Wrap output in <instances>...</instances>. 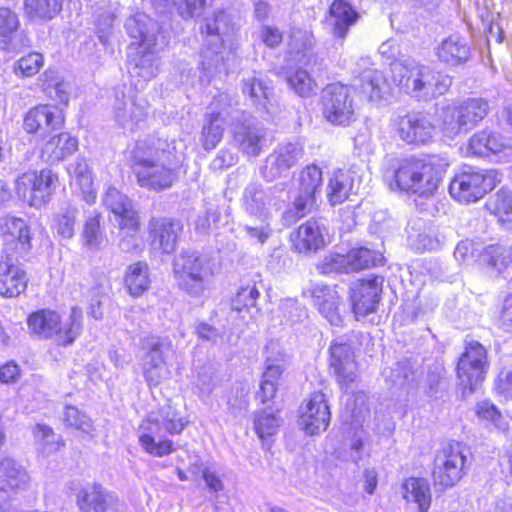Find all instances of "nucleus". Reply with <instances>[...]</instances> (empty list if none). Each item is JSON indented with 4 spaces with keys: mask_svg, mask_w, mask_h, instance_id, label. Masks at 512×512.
I'll use <instances>...</instances> for the list:
<instances>
[{
    "mask_svg": "<svg viewBox=\"0 0 512 512\" xmlns=\"http://www.w3.org/2000/svg\"><path fill=\"white\" fill-rule=\"evenodd\" d=\"M243 201L247 213L260 220H270V213L267 207L270 197L259 185H249L244 191Z\"/></svg>",
    "mask_w": 512,
    "mask_h": 512,
    "instance_id": "obj_46",
    "label": "nucleus"
},
{
    "mask_svg": "<svg viewBox=\"0 0 512 512\" xmlns=\"http://www.w3.org/2000/svg\"><path fill=\"white\" fill-rule=\"evenodd\" d=\"M27 277L24 270L13 264L5 251L0 252V294L5 297H17L25 291Z\"/></svg>",
    "mask_w": 512,
    "mask_h": 512,
    "instance_id": "obj_33",
    "label": "nucleus"
},
{
    "mask_svg": "<svg viewBox=\"0 0 512 512\" xmlns=\"http://www.w3.org/2000/svg\"><path fill=\"white\" fill-rule=\"evenodd\" d=\"M357 14L345 0H335L330 7L328 24L333 27V34L343 39L349 27L356 21Z\"/></svg>",
    "mask_w": 512,
    "mask_h": 512,
    "instance_id": "obj_41",
    "label": "nucleus"
},
{
    "mask_svg": "<svg viewBox=\"0 0 512 512\" xmlns=\"http://www.w3.org/2000/svg\"><path fill=\"white\" fill-rule=\"evenodd\" d=\"M30 477L24 467L11 458L0 462V490L6 493L25 489Z\"/></svg>",
    "mask_w": 512,
    "mask_h": 512,
    "instance_id": "obj_38",
    "label": "nucleus"
},
{
    "mask_svg": "<svg viewBox=\"0 0 512 512\" xmlns=\"http://www.w3.org/2000/svg\"><path fill=\"white\" fill-rule=\"evenodd\" d=\"M172 347V341L168 337L149 335L141 339V349L144 352L143 373L150 386H156L169 377L166 358Z\"/></svg>",
    "mask_w": 512,
    "mask_h": 512,
    "instance_id": "obj_14",
    "label": "nucleus"
},
{
    "mask_svg": "<svg viewBox=\"0 0 512 512\" xmlns=\"http://www.w3.org/2000/svg\"><path fill=\"white\" fill-rule=\"evenodd\" d=\"M64 421L69 427L75 428L83 433L90 434L93 431L91 419L74 406H67L65 408Z\"/></svg>",
    "mask_w": 512,
    "mask_h": 512,
    "instance_id": "obj_60",
    "label": "nucleus"
},
{
    "mask_svg": "<svg viewBox=\"0 0 512 512\" xmlns=\"http://www.w3.org/2000/svg\"><path fill=\"white\" fill-rule=\"evenodd\" d=\"M67 172L70 176L71 189L78 193L86 203L93 204L96 200V192L87 160L80 157L76 158L67 167Z\"/></svg>",
    "mask_w": 512,
    "mask_h": 512,
    "instance_id": "obj_34",
    "label": "nucleus"
},
{
    "mask_svg": "<svg viewBox=\"0 0 512 512\" xmlns=\"http://www.w3.org/2000/svg\"><path fill=\"white\" fill-rule=\"evenodd\" d=\"M65 117L59 108L39 105L30 109L24 117L23 128L29 134L46 136L64 126Z\"/></svg>",
    "mask_w": 512,
    "mask_h": 512,
    "instance_id": "obj_23",
    "label": "nucleus"
},
{
    "mask_svg": "<svg viewBox=\"0 0 512 512\" xmlns=\"http://www.w3.org/2000/svg\"><path fill=\"white\" fill-rule=\"evenodd\" d=\"M291 241L295 250L299 253L316 251L325 244L320 225L314 220H308L300 225L291 235Z\"/></svg>",
    "mask_w": 512,
    "mask_h": 512,
    "instance_id": "obj_37",
    "label": "nucleus"
},
{
    "mask_svg": "<svg viewBox=\"0 0 512 512\" xmlns=\"http://www.w3.org/2000/svg\"><path fill=\"white\" fill-rule=\"evenodd\" d=\"M57 182V175L50 169L27 171L16 179L15 190L25 203L40 208L49 201Z\"/></svg>",
    "mask_w": 512,
    "mask_h": 512,
    "instance_id": "obj_13",
    "label": "nucleus"
},
{
    "mask_svg": "<svg viewBox=\"0 0 512 512\" xmlns=\"http://www.w3.org/2000/svg\"><path fill=\"white\" fill-rule=\"evenodd\" d=\"M232 133L235 144L248 156H258L266 145V130L244 115L233 124Z\"/></svg>",
    "mask_w": 512,
    "mask_h": 512,
    "instance_id": "obj_28",
    "label": "nucleus"
},
{
    "mask_svg": "<svg viewBox=\"0 0 512 512\" xmlns=\"http://www.w3.org/2000/svg\"><path fill=\"white\" fill-rule=\"evenodd\" d=\"M164 46L132 48L128 55L129 73L137 88H143L148 81L156 77L159 70L158 53Z\"/></svg>",
    "mask_w": 512,
    "mask_h": 512,
    "instance_id": "obj_22",
    "label": "nucleus"
},
{
    "mask_svg": "<svg viewBox=\"0 0 512 512\" xmlns=\"http://www.w3.org/2000/svg\"><path fill=\"white\" fill-rule=\"evenodd\" d=\"M330 354L331 368L337 381L347 390L357 377L352 347L347 343L334 342L330 347Z\"/></svg>",
    "mask_w": 512,
    "mask_h": 512,
    "instance_id": "obj_32",
    "label": "nucleus"
},
{
    "mask_svg": "<svg viewBox=\"0 0 512 512\" xmlns=\"http://www.w3.org/2000/svg\"><path fill=\"white\" fill-rule=\"evenodd\" d=\"M188 421L179 415L177 410L167 403L156 412H151L142 421L137 430L138 441L142 449L153 457L168 456L175 451L174 443L170 439H159L162 430L169 434H179Z\"/></svg>",
    "mask_w": 512,
    "mask_h": 512,
    "instance_id": "obj_6",
    "label": "nucleus"
},
{
    "mask_svg": "<svg viewBox=\"0 0 512 512\" xmlns=\"http://www.w3.org/2000/svg\"><path fill=\"white\" fill-rule=\"evenodd\" d=\"M184 160L181 141L141 140L132 151V170L139 186L160 192L178 180Z\"/></svg>",
    "mask_w": 512,
    "mask_h": 512,
    "instance_id": "obj_1",
    "label": "nucleus"
},
{
    "mask_svg": "<svg viewBox=\"0 0 512 512\" xmlns=\"http://www.w3.org/2000/svg\"><path fill=\"white\" fill-rule=\"evenodd\" d=\"M479 255V243L470 239L460 241L454 250V258L460 265H470L474 263L476 257H479Z\"/></svg>",
    "mask_w": 512,
    "mask_h": 512,
    "instance_id": "obj_62",
    "label": "nucleus"
},
{
    "mask_svg": "<svg viewBox=\"0 0 512 512\" xmlns=\"http://www.w3.org/2000/svg\"><path fill=\"white\" fill-rule=\"evenodd\" d=\"M117 13L118 8L112 3L98 4L94 10L95 32L100 43L104 46L108 45L113 33Z\"/></svg>",
    "mask_w": 512,
    "mask_h": 512,
    "instance_id": "obj_44",
    "label": "nucleus"
},
{
    "mask_svg": "<svg viewBox=\"0 0 512 512\" xmlns=\"http://www.w3.org/2000/svg\"><path fill=\"white\" fill-rule=\"evenodd\" d=\"M205 34L204 46L201 51V68L209 79L215 74L227 73L237 62V47L232 35L234 26L224 11L204 19L201 27Z\"/></svg>",
    "mask_w": 512,
    "mask_h": 512,
    "instance_id": "obj_4",
    "label": "nucleus"
},
{
    "mask_svg": "<svg viewBox=\"0 0 512 512\" xmlns=\"http://www.w3.org/2000/svg\"><path fill=\"white\" fill-rule=\"evenodd\" d=\"M77 504L82 512H121L123 509L117 495L99 484L80 490L77 495Z\"/></svg>",
    "mask_w": 512,
    "mask_h": 512,
    "instance_id": "obj_27",
    "label": "nucleus"
},
{
    "mask_svg": "<svg viewBox=\"0 0 512 512\" xmlns=\"http://www.w3.org/2000/svg\"><path fill=\"white\" fill-rule=\"evenodd\" d=\"M330 422V410L322 392H315L301 406L299 425L309 435L325 431Z\"/></svg>",
    "mask_w": 512,
    "mask_h": 512,
    "instance_id": "obj_26",
    "label": "nucleus"
},
{
    "mask_svg": "<svg viewBox=\"0 0 512 512\" xmlns=\"http://www.w3.org/2000/svg\"><path fill=\"white\" fill-rule=\"evenodd\" d=\"M488 366L485 347L477 341L469 342L457 365L460 384L472 392L484 380Z\"/></svg>",
    "mask_w": 512,
    "mask_h": 512,
    "instance_id": "obj_18",
    "label": "nucleus"
},
{
    "mask_svg": "<svg viewBox=\"0 0 512 512\" xmlns=\"http://www.w3.org/2000/svg\"><path fill=\"white\" fill-rule=\"evenodd\" d=\"M383 376L393 385L404 386L409 383L413 371L408 363H396L394 367L384 369ZM412 380L413 377H411Z\"/></svg>",
    "mask_w": 512,
    "mask_h": 512,
    "instance_id": "obj_64",
    "label": "nucleus"
},
{
    "mask_svg": "<svg viewBox=\"0 0 512 512\" xmlns=\"http://www.w3.org/2000/svg\"><path fill=\"white\" fill-rule=\"evenodd\" d=\"M182 231L179 221L165 217L151 218L148 223V239L151 248L163 254L172 253Z\"/></svg>",
    "mask_w": 512,
    "mask_h": 512,
    "instance_id": "obj_24",
    "label": "nucleus"
},
{
    "mask_svg": "<svg viewBox=\"0 0 512 512\" xmlns=\"http://www.w3.org/2000/svg\"><path fill=\"white\" fill-rule=\"evenodd\" d=\"M349 269L351 272L367 269L378 265L383 261V255L379 251L365 247L354 248L348 253Z\"/></svg>",
    "mask_w": 512,
    "mask_h": 512,
    "instance_id": "obj_53",
    "label": "nucleus"
},
{
    "mask_svg": "<svg viewBox=\"0 0 512 512\" xmlns=\"http://www.w3.org/2000/svg\"><path fill=\"white\" fill-rule=\"evenodd\" d=\"M501 176V173L496 169L464 168L451 179L449 194L459 203H475L495 188L501 181Z\"/></svg>",
    "mask_w": 512,
    "mask_h": 512,
    "instance_id": "obj_10",
    "label": "nucleus"
},
{
    "mask_svg": "<svg viewBox=\"0 0 512 512\" xmlns=\"http://www.w3.org/2000/svg\"><path fill=\"white\" fill-rule=\"evenodd\" d=\"M178 287L191 296H202L213 276L210 260L196 251H183L173 262Z\"/></svg>",
    "mask_w": 512,
    "mask_h": 512,
    "instance_id": "obj_9",
    "label": "nucleus"
},
{
    "mask_svg": "<svg viewBox=\"0 0 512 512\" xmlns=\"http://www.w3.org/2000/svg\"><path fill=\"white\" fill-rule=\"evenodd\" d=\"M280 425L281 419L270 408L259 411L255 416V431L262 440L276 434Z\"/></svg>",
    "mask_w": 512,
    "mask_h": 512,
    "instance_id": "obj_55",
    "label": "nucleus"
},
{
    "mask_svg": "<svg viewBox=\"0 0 512 512\" xmlns=\"http://www.w3.org/2000/svg\"><path fill=\"white\" fill-rule=\"evenodd\" d=\"M44 66V57L41 53L30 52L23 55L14 63V73L21 77H32Z\"/></svg>",
    "mask_w": 512,
    "mask_h": 512,
    "instance_id": "obj_58",
    "label": "nucleus"
},
{
    "mask_svg": "<svg viewBox=\"0 0 512 512\" xmlns=\"http://www.w3.org/2000/svg\"><path fill=\"white\" fill-rule=\"evenodd\" d=\"M448 165L438 155L390 158L386 162L383 179L392 191L428 200L436 195Z\"/></svg>",
    "mask_w": 512,
    "mask_h": 512,
    "instance_id": "obj_2",
    "label": "nucleus"
},
{
    "mask_svg": "<svg viewBox=\"0 0 512 512\" xmlns=\"http://www.w3.org/2000/svg\"><path fill=\"white\" fill-rule=\"evenodd\" d=\"M288 67L285 79L289 86L302 97L314 93L315 83L306 70L293 69V65H307L311 58L312 39L302 30L292 31L289 37Z\"/></svg>",
    "mask_w": 512,
    "mask_h": 512,
    "instance_id": "obj_11",
    "label": "nucleus"
},
{
    "mask_svg": "<svg viewBox=\"0 0 512 512\" xmlns=\"http://www.w3.org/2000/svg\"><path fill=\"white\" fill-rule=\"evenodd\" d=\"M486 208L502 224L512 225V191L502 188L486 202Z\"/></svg>",
    "mask_w": 512,
    "mask_h": 512,
    "instance_id": "obj_50",
    "label": "nucleus"
},
{
    "mask_svg": "<svg viewBox=\"0 0 512 512\" xmlns=\"http://www.w3.org/2000/svg\"><path fill=\"white\" fill-rule=\"evenodd\" d=\"M125 28L129 37L133 40L132 48H144L165 46L164 36L160 28L145 13H136L125 22Z\"/></svg>",
    "mask_w": 512,
    "mask_h": 512,
    "instance_id": "obj_21",
    "label": "nucleus"
},
{
    "mask_svg": "<svg viewBox=\"0 0 512 512\" xmlns=\"http://www.w3.org/2000/svg\"><path fill=\"white\" fill-rule=\"evenodd\" d=\"M103 205L109 209L123 232L120 239V247L123 251L130 252L139 245L136 234L140 228V218L134 209L132 201L119 189L109 185L102 196Z\"/></svg>",
    "mask_w": 512,
    "mask_h": 512,
    "instance_id": "obj_12",
    "label": "nucleus"
},
{
    "mask_svg": "<svg viewBox=\"0 0 512 512\" xmlns=\"http://www.w3.org/2000/svg\"><path fill=\"white\" fill-rule=\"evenodd\" d=\"M512 150V141L506 135L489 129L474 133L467 144V151L479 157H489Z\"/></svg>",
    "mask_w": 512,
    "mask_h": 512,
    "instance_id": "obj_30",
    "label": "nucleus"
},
{
    "mask_svg": "<svg viewBox=\"0 0 512 512\" xmlns=\"http://www.w3.org/2000/svg\"><path fill=\"white\" fill-rule=\"evenodd\" d=\"M436 55L442 63L457 66L469 60L471 49L464 37L451 35L438 45Z\"/></svg>",
    "mask_w": 512,
    "mask_h": 512,
    "instance_id": "obj_36",
    "label": "nucleus"
},
{
    "mask_svg": "<svg viewBox=\"0 0 512 512\" xmlns=\"http://www.w3.org/2000/svg\"><path fill=\"white\" fill-rule=\"evenodd\" d=\"M393 83L418 100L430 101L445 94L451 84L449 75L435 71L415 60L396 61L391 64Z\"/></svg>",
    "mask_w": 512,
    "mask_h": 512,
    "instance_id": "obj_5",
    "label": "nucleus"
},
{
    "mask_svg": "<svg viewBox=\"0 0 512 512\" xmlns=\"http://www.w3.org/2000/svg\"><path fill=\"white\" fill-rule=\"evenodd\" d=\"M100 222L101 214L98 212L86 219L81 234L83 246L93 250L100 248L105 238Z\"/></svg>",
    "mask_w": 512,
    "mask_h": 512,
    "instance_id": "obj_54",
    "label": "nucleus"
},
{
    "mask_svg": "<svg viewBox=\"0 0 512 512\" xmlns=\"http://www.w3.org/2000/svg\"><path fill=\"white\" fill-rule=\"evenodd\" d=\"M465 451L463 444L450 442L438 452L433 470L436 485L452 487L462 478L466 462Z\"/></svg>",
    "mask_w": 512,
    "mask_h": 512,
    "instance_id": "obj_16",
    "label": "nucleus"
},
{
    "mask_svg": "<svg viewBox=\"0 0 512 512\" xmlns=\"http://www.w3.org/2000/svg\"><path fill=\"white\" fill-rule=\"evenodd\" d=\"M19 27V17L14 11L9 8H0V47L2 49H7Z\"/></svg>",
    "mask_w": 512,
    "mask_h": 512,
    "instance_id": "obj_56",
    "label": "nucleus"
},
{
    "mask_svg": "<svg viewBox=\"0 0 512 512\" xmlns=\"http://www.w3.org/2000/svg\"><path fill=\"white\" fill-rule=\"evenodd\" d=\"M63 0H25V13L31 20H50L62 9Z\"/></svg>",
    "mask_w": 512,
    "mask_h": 512,
    "instance_id": "obj_51",
    "label": "nucleus"
},
{
    "mask_svg": "<svg viewBox=\"0 0 512 512\" xmlns=\"http://www.w3.org/2000/svg\"><path fill=\"white\" fill-rule=\"evenodd\" d=\"M357 90L362 98L378 101L389 94L390 85L383 72L377 69L365 70L353 86L340 83L327 86L322 95L323 115L334 125L346 126L356 119L358 103Z\"/></svg>",
    "mask_w": 512,
    "mask_h": 512,
    "instance_id": "obj_3",
    "label": "nucleus"
},
{
    "mask_svg": "<svg viewBox=\"0 0 512 512\" xmlns=\"http://www.w3.org/2000/svg\"><path fill=\"white\" fill-rule=\"evenodd\" d=\"M322 185V171L316 165L306 166L300 173L299 194L295 198L292 207L282 215L283 224L290 226L304 217L312 208L315 195Z\"/></svg>",
    "mask_w": 512,
    "mask_h": 512,
    "instance_id": "obj_15",
    "label": "nucleus"
},
{
    "mask_svg": "<svg viewBox=\"0 0 512 512\" xmlns=\"http://www.w3.org/2000/svg\"><path fill=\"white\" fill-rule=\"evenodd\" d=\"M43 92L58 104L68 105L70 97L69 83L60 73L53 69H47L40 77Z\"/></svg>",
    "mask_w": 512,
    "mask_h": 512,
    "instance_id": "obj_43",
    "label": "nucleus"
},
{
    "mask_svg": "<svg viewBox=\"0 0 512 512\" xmlns=\"http://www.w3.org/2000/svg\"><path fill=\"white\" fill-rule=\"evenodd\" d=\"M489 111V103L483 98H468L447 105L440 114V129L446 138L455 139L477 126Z\"/></svg>",
    "mask_w": 512,
    "mask_h": 512,
    "instance_id": "obj_8",
    "label": "nucleus"
},
{
    "mask_svg": "<svg viewBox=\"0 0 512 512\" xmlns=\"http://www.w3.org/2000/svg\"><path fill=\"white\" fill-rule=\"evenodd\" d=\"M259 295L260 293L255 285H248L241 288L232 299V309L237 312H242L255 307Z\"/></svg>",
    "mask_w": 512,
    "mask_h": 512,
    "instance_id": "obj_61",
    "label": "nucleus"
},
{
    "mask_svg": "<svg viewBox=\"0 0 512 512\" xmlns=\"http://www.w3.org/2000/svg\"><path fill=\"white\" fill-rule=\"evenodd\" d=\"M0 235L7 244H14L19 256L27 255L31 248V231L22 218L6 215L0 218Z\"/></svg>",
    "mask_w": 512,
    "mask_h": 512,
    "instance_id": "obj_31",
    "label": "nucleus"
},
{
    "mask_svg": "<svg viewBox=\"0 0 512 512\" xmlns=\"http://www.w3.org/2000/svg\"><path fill=\"white\" fill-rule=\"evenodd\" d=\"M284 362L283 355H278L274 358L267 356L260 390L257 392V398L262 403L270 401L275 396L278 381L284 370Z\"/></svg>",
    "mask_w": 512,
    "mask_h": 512,
    "instance_id": "obj_39",
    "label": "nucleus"
},
{
    "mask_svg": "<svg viewBox=\"0 0 512 512\" xmlns=\"http://www.w3.org/2000/svg\"><path fill=\"white\" fill-rule=\"evenodd\" d=\"M115 116L119 124L129 130H134L147 116L145 102H127L116 96L114 104Z\"/></svg>",
    "mask_w": 512,
    "mask_h": 512,
    "instance_id": "obj_42",
    "label": "nucleus"
},
{
    "mask_svg": "<svg viewBox=\"0 0 512 512\" xmlns=\"http://www.w3.org/2000/svg\"><path fill=\"white\" fill-rule=\"evenodd\" d=\"M356 174L351 170L339 169L333 172L327 186V197L331 205L347 200L354 191Z\"/></svg>",
    "mask_w": 512,
    "mask_h": 512,
    "instance_id": "obj_40",
    "label": "nucleus"
},
{
    "mask_svg": "<svg viewBox=\"0 0 512 512\" xmlns=\"http://www.w3.org/2000/svg\"><path fill=\"white\" fill-rule=\"evenodd\" d=\"M242 91L254 105L265 107L272 93V87L265 76L253 73L243 79Z\"/></svg>",
    "mask_w": 512,
    "mask_h": 512,
    "instance_id": "obj_49",
    "label": "nucleus"
},
{
    "mask_svg": "<svg viewBox=\"0 0 512 512\" xmlns=\"http://www.w3.org/2000/svg\"><path fill=\"white\" fill-rule=\"evenodd\" d=\"M230 106L231 100L227 93H219L211 102L209 111L205 115L201 135V141L206 150L214 149L221 141L227 108Z\"/></svg>",
    "mask_w": 512,
    "mask_h": 512,
    "instance_id": "obj_20",
    "label": "nucleus"
},
{
    "mask_svg": "<svg viewBox=\"0 0 512 512\" xmlns=\"http://www.w3.org/2000/svg\"><path fill=\"white\" fill-rule=\"evenodd\" d=\"M476 414L480 419L491 423L500 431L504 432L508 429L509 425L507 420L496 406L489 401L484 400L479 402L476 406Z\"/></svg>",
    "mask_w": 512,
    "mask_h": 512,
    "instance_id": "obj_59",
    "label": "nucleus"
},
{
    "mask_svg": "<svg viewBox=\"0 0 512 512\" xmlns=\"http://www.w3.org/2000/svg\"><path fill=\"white\" fill-rule=\"evenodd\" d=\"M397 134L407 144L424 145L434 136L435 127L422 113H408L397 119Z\"/></svg>",
    "mask_w": 512,
    "mask_h": 512,
    "instance_id": "obj_25",
    "label": "nucleus"
},
{
    "mask_svg": "<svg viewBox=\"0 0 512 512\" xmlns=\"http://www.w3.org/2000/svg\"><path fill=\"white\" fill-rule=\"evenodd\" d=\"M304 155L303 143L290 140L279 144L266 158L262 174L268 180H273L288 172Z\"/></svg>",
    "mask_w": 512,
    "mask_h": 512,
    "instance_id": "obj_19",
    "label": "nucleus"
},
{
    "mask_svg": "<svg viewBox=\"0 0 512 512\" xmlns=\"http://www.w3.org/2000/svg\"><path fill=\"white\" fill-rule=\"evenodd\" d=\"M33 435L38 449L43 455L55 453L64 446L63 439L45 424H37L33 428Z\"/></svg>",
    "mask_w": 512,
    "mask_h": 512,
    "instance_id": "obj_52",
    "label": "nucleus"
},
{
    "mask_svg": "<svg viewBox=\"0 0 512 512\" xmlns=\"http://www.w3.org/2000/svg\"><path fill=\"white\" fill-rule=\"evenodd\" d=\"M124 282L130 295L134 297L142 295L149 289L151 284L148 264L140 261L128 266Z\"/></svg>",
    "mask_w": 512,
    "mask_h": 512,
    "instance_id": "obj_48",
    "label": "nucleus"
},
{
    "mask_svg": "<svg viewBox=\"0 0 512 512\" xmlns=\"http://www.w3.org/2000/svg\"><path fill=\"white\" fill-rule=\"evenodd\" d=\"M82 311L72 307L68 316L62 318L52 310H40L28 318L31 333L43 339H53L57 344H72L82 331Z\"/></svg>",
    "mask_w": 512,
    "mask_h": 512,
    "instance_id": "obj_7",
    "label": "nucleus"
},
{
    "mask_svg": "<svg viewBox=\"0 0 512 512\" xmlns=\"http://www.w3.org/2000/svg\"><path fill=\"white\" fill-rule=\"evenodd\" d=\"M303 295L311 299L313 306L331 326L343 324L346 307L335 286L311 282L303 290Z\"/></svg>",
    "mask_w": 512,
    "mask_h": 512,
    "instance_id": "obj_17",
    "label": "nucleus"
},
{
    "mask_svg": "<svg viewBox=\"0 0 512 512\" xmlns=\"http://www.w3.org/2000/svg\"><path fill=\"white\" fill-rule=\"evenodd\" d=\"M382 278L363 279L351 288V301L356 317L366 316L376 310L382 291Z\"/></svg>",
    "mask_w": 512,
    "mask_h": 512,
    "instance_id": "obj_29",
    "label": "nucleus"
},
{
    "mask_svg": "<svg viewBox=\"0 0 512 512\" xmlns=\"http://www.w3.org/2000/svg\"><path fill=\"white\" fill-rule=\"evenodd\" d=\"M78 210L71 205L63 208L54 218L53 228L63 239H70L74 236V226Z\"/></svg>",
    "mask_w": 512,
    "mask_h": 512,
    "instance_id": "obj_57",
    "label": "nucleus"
},
{
    "mask_svg": "<svg viewBox=\"0 0 512 512\" xmlns=\"http://www.w3.org/2000/svg\"><path fill=\"white\" fill-rule=\"evenodd\" d=\"M349 267L348 254L329 253L323 258L318 269L322 274L333 272L349 273L351 272Z\"/></svg>",
    "mask_w": 512,
    "mask_h": 512,
    "instance_id": "obj_63",
    "label": "nucleus"
},
{
    "mask_svg": "<svg viewBox=\"0 0 512 512\" xmlns=\"http://www.w3.org/2000/svg\"><path fill=\"white\" fill-rule=\"evenodd\" d=\"M478 262L492 275H500L512 265L509 249L500 245L486 247L480 253Z\"/></svg>",
    "mask_w": 512,
    "mask_h": 512,
    "instance_id": "obj_45",
    "label": "nucleus"
},
{
    "mask_svg": "<svg viewBox=\"0 0 512 512\" xmlns=\"http://www.w3.org/2000/svg\"><path fill=\"white\" fill-rule=\"evenodd\" d=\"M403 497L417 504L419 512H427L431 503L430 487L425 479L408 478L402 484Z\"/></svg>",
    "mask_w": 512,
    "mask_h": 512,
    "instance_id": "obj_47",
    "label": "nucleus"
},
{
    "mask_svg": "<svg viewBox=\"0 0 512 512\" xmlns=\"http://www.w3.org/2000/svg\"><path fill=\"white\" fill-rule=\"evenodd\" d=\"M78 150V139L69 132L50 137L41 148V158L48 164H57Z\"/></svg>",
    "mask_w": 512,
    "mask_h": 512,
    "instance_id": "obj_35",
    "label": "nucleus"
}]
</instances>
